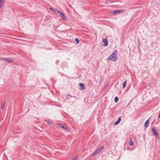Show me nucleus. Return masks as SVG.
<instances>
[{
  "label": "nucleus",
  "instance_id": "19",
  "mask_svg": "<svg viewBox=\"0 0 160 160\" xmlns=\"http://www.w3.org/2000/svg\"><path fill=\"white\" fill-rule=\"evenodd\" d=\"M45 121L47 122L48 124H49V125L51 124V123L49 121L47 120H45Z\"/></svg>",
  "mask_w": 160,
  "mask_h": 160
},
{
  "label": "nucleus",
  "instance_id": "9",
  "mask_svg": "<svg viewBox=\"0 0 160 160\" xmlns=\"http://www.w3.org/2000/svg\"><path fill=\"white\" fill-rule=\"evenodd\" d=\"M79 85L81 89L82 90L85 88V87L83 84L80 83Z\"/></svg>",
  "mask_w": 160,
  "mask_h": 160
},
{
  "label": "nucleus",
  "instance_id": "17",
  "mask_svg": "<svg viewBox=\"0 0 160 160\" xmlns=\"http://www.w3.org/2000/svg\"><path fill=\"white\" fill-rule=\"evenodd\" d=\"M5 102H4V103L2 105L1 108L2 110L3 109V108L5 106Z\"/></svg>",
  "mask_w": 160,
  "mask_h": 160
},
{
  "label": "nucleus",
  "instance_id": "6",
  "mask_svg": "<svg viewBox=\"0 0 160 160\" xmlns=\"http://www.w3.org/2000/svg\"><path fill=\"white\" fill-rule=\"evenodd\" d=\"M149 119L150 118L148 119L144 123V126L146 128L148 127L149 121Z\"/></svg>",
  "mask_w": 160,
  "mask_h": 160
},
{
  "label": "nucleus",
  "instance_id": "18",
  "mask_svg": "<svg viewBox=\"0 0 160 160\" xmlns=\"http://www.w3.org/2000/svg\"><path fill=\"white\" fill-rule=\"evenodd\" d=\"M75 41L76 42V44H78L79 43V41L78 39L77 38H75Z\"/></svg>",
  "mask_w": 160,
  "mask_h": 160
},
{
  "label": "nucleus",
  "instance_id": "10",
  "mask_svg": "<svg viewBox=\"0 0 160 160\" xmlns=\"http://www.w3.org/2000/svg\"><path fill=\"white\" fill-rule=\"evenodd\" d=\"M2 59L4 60H5L6 61H8L9 62H13V60H12V59L9 60V59H8V58H2Z\"/></svg>",
  "mask_w": 160,
  "mask_h": 160
},
{
  "label": "nucleus",
  "instance_id": "22",
  "mask_svg": "<svg viewBox=\"0 0 160 160\" xmlns=\"http://www.w3.org/2000/svg\"><path fill=\"white\" fill-rule=\"evenodd\" d=\"M67 98L68 99H70V98L68 97H67Z\"/></svg>",
  "mask_w": 160,
  "mask_h": 160
},
{
  "label": "nucleus",
  "instance_id": "13",
  "mask_svg": "<svg viewBox=\"0 0 160 160\" xmlns=\"http://www.w3.org/2000/svg\"><path fill=\"white\" fill-rule=\"evenodd\" d=\"M58 125L60 127H61L62 128H63V129H66L67 128L65 126H63V125H62L61 124H58Z\"/></svg>",
  "mask_w": 160,
  "mask_h": 160
},
{
  "label": "nucleus",
  "instance_id": "20",
  "mask_svg": "<svg viewBox=\"0 0 160 160\" xmlns=\"http://www.w3.org/2000/svg\"><path fill=\"white\" fill-rule=\"evenodd\" d=\"M77 158V156L74 157L72 158V160H76Z\"/></svg>",
  "mask_w": 160,
  "mask_h": 160
},
{
  "label": "nucleus",
  "instance_id": "1",
  "mask_svg": "<svg viewBox=\"0 0 160 160\" xmlns=\"http://www.w3.org/2000/svg\"><path fill=\"white\" fill-rule=\"evenodd\" d=\"M118 51L115 50L114 52L108 58V59L115 62L117 59Z\"/></svg>",
  "mask_w": 160,
  "mask_h": 160
},
{
  "label": "nucleus",
  "instance_id": "21",
  "mask_svg": "<svg viewBox=\"0 0 160 160\" xmlns=\"http://www.w3.org/2000/svg\"><path fill=\"white\" fill-rule=\"evenodd\" d=\"M68 96H69L70 97H75L74 96H71L70 95V94H68Z\"/></svg>",
  "mask_w": 160,
  "mask_h": 160
},
{
  "label": "nucleus",
  "instance_id": "15",
  "mask_svg": "<svg viewBox=\"0 0 160 160\" xmlns=\"http://www.w3.org/2000/svg\"><path fill=\"white\" fill-rule=\"evenodd\" d=\"M118 100V97H116L114 98V101L115 102H117Z\"/></svg>",
  "mask_w": 160,
  "mask_h": 160
},
{
  "label": "nucleus",
  "instance_id": "23",
  "mask_svg": "<svg viewBox=\"0 0 160 160\" xmlns=\"http://www.w3.org/2000/svg\"><path fill=\"white\" fill-rule=\"evenodd\" d=\"M159 118H160V112L159 115Z\"/></svg>",
  "mask_w": 160,
  "mask_h": 160
},
{
  "label": "nucleus",
  "instance_id": "5",
  "mask_svg": "<svg viewBox=\"0 0 160 160\" xmlns=\"http://www.w3.org/2000/svg\"><path fill=\"white\" fill-rule=\"evenodd\" d=\"M103 42L105 43L103 45L104 46H108V40L107 38L103 39Z\"/></svg>",
  "mask_w": 160,
  "mask_h": 160
},
{
  "label": "nucleus",
  "instance_id": "16",
  "mask_svg": "<svg viewBox=\"0 0 160 160\" xmlns=\"http://www.w3.org/2000/svg\"><path fill=\"white\" fill-rule=\"evenodd\" d=\"M2 0H0V8H1L2 6Z\"/></svg>",
  "mask_w": 160,
  "mask_h": 160
},
{
  "label": "nucleus",
  "instance_id": "7",
  "mask_svg": "<svg viewBox=\"0 0 160 160\" xmlns=\"http://www.w3.org/2000/svg\"><path fill=\"white\" fill-rule=\"evenodd\" d=\"M121 118L120 117H119L118 119V120L115 122V123L114 124L115 125H117L118 124H119L120 123V121H121Z\"/></svg>",
  "mask_w": 160,
  "mask_h": 160
},
{
  "label": "nucleus",
  "instance_id": "14",
  "mask_svg": "<svg viewBox=\"0 0 160 160\" xmlns=\"http://www.w3.org/2000/svg\"><path fill=\"white\" fill-rule=\"evenodd\" d=\"M127 81H125L122 84V88H124L126 86Z\"/></svg>",
  "mask_w": 160,
  "mask_h": 160
},
{
  "label": "nucleus",
  "instance_id": "4",
  "mask_svg": "<svg viewBox=\"0 0 160 160\" xmlns=\"http://www.w3.org/2000/svg\"><path fill=\"white\" fill-rule=\"evenodd\" d=\"M57 12L60 15L63 20H65L66 19V16L62 12L58 10L57 11Z\"/></svg>",
  "mask_w": 160,
  "mask_h": 160
},
{
  "label": "nucleus",
  "instance_id": "2",
  "mask_svg": "<svg viewBox=\"0 0 160 160\" xmlns=\"http://www.w3.org/2000/svg\"><path fill=\"white\" fill-rule=\"evenodd\" d=\"M104 148V147L102 146L100 148H98L93 153V154L92 155V156H93L97 154H98Z\"/></svg>",
  "mask_w": 160,
  "mask_h": 160
},
{
  "label": "nucleus",
  "instance_id": "3",
  "mask_svg": "<svg viewBox=\"0 0 160 160\" xmlns=\"http://www.w3.org/2000/svg\"><path fill=\"white\" fill-rule=\"evenodd\" d=\"M152 130L154 135L155 136L156 138H159L158 133L157 131V130L155 127H153L152 128Z\"/></svg>",
  "mask_w": 160,
  "mask_h": 160
},
{
  "label": "nucleus",
  "instance_id": "11",
  "mask_svg": "<svg viewBox=\"0 0 160 160\" xmlns=\"http://www.w3.org/2000/svg\"><path fill=\"white\" fill-rule=\"evenodd\" d=\"M129 144L131 146H132L134 145V142L132 139L129 141Z\"/></svg>",
  "mask_w": 160,
  "mask_h": 160
},
{
  "label": "nucleus",
  "instance_id": "8",
  "mask_svg": "<svg viewBox=\"0 0 160 160\" xmlns=\"http://www.w3.org/2000/svg\"><path fill=\"white\" fill-rule=\"evenodd\" d=\"M50 10L52 12H53L54 13L56 14H57V11H58V10H56L54 8H49Z\"/></svg>",
  "mask_w": 160,
  "mask_h": 160
},
{
  "label": "nucleus",
  "instance_id": "12",
  "mask_svg": "<svg viewBox=\"0 0 160 160\" xmlns=\"http://www.w3.org/2000/svg\"><path fill=\"white\" fill-rule=\"evenodd\" d=\"M122 11L121 10H115L113 12V14L115 13H119Z\"/></svg>",
  "mask_w": 160,
  "mask_h": 160
}]
</instances>
